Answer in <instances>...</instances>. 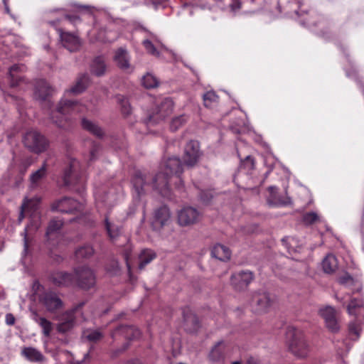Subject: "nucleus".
<instances>
[{
	"instance_id": "obj_17",
	"label": "nucleus",
	"mask_w": 364,
	"mask_h": 364,
	"mask_svg": "<svg viewBox=\"0 0 364 364\" xmlns=\"http://www.w3.org/2000/svg\"><path fill=\"white\" fill-rule=\"evenodd\" d=\"M86 109V106L78 102L65 100L60 102L57 111L61 114H66L75 112L80 113L85 112Z\"/></svg>"
},
{
	"instance_id": "obj_13",
	"label": "nucleus",
	"mask_w": 364,
	"mask_h": 364,
	"mask_svg": "<svg viewBox=\"0 0 364 364\" xmlns=\"http://www.w3.org/2000/svg\"><path fill=\"white\" fill-rule=\"evenodd\" d=\"M253 279V274L250 271H241L231 276V285L238 291L245 289Z\"/></svg>"
},
{
	"instance_id": "obj_38",
	"label": "nucleus",
	"mask_w": 364,
	"mask_h": 364,
	"mask_svg": "<svg viewBox=\"0 0 364 364\" xmlns=\"http://www.w3.org/2000/svg\"><path fill=\"white\" fill-rule=\"evenodd\" d=\"M188 117L186 114H180L173 117L170 122V129L175 132L183 127L188 121Z\"/></svg>"
},
{
	"instance_id": "obj_39",
	"label": "nucleus",
	"mask_w": 364,
	"mask_h": 364,
	"mask_svg": "<svg viewBox=\"0 0 364 364\" xmlns=\"http://www.w3.org/2000/svg\"><path fill=\"white\" fill-rule=\"evenodd\" d=\"M40 226L39 223H38V221H36L35 223V224H31L29 225H28L25 230H24V232H23V235H24V250H23V253L24 254H26L27 253V251H28V240H29V237L30 236L32 235V232L37 230V229L38 228V227Z\"/></svg>"
},
{
	"instance_id": "obj_2",
	"label": "nucleus",
	"mask_w": 364,
	"mask_h": 364,
	"mask_svg": "<svg viewBox=\"0 0 364 364\" xmlns=\"http://www.w3.org/2000/svg\"><path fill=\"white\" fill-rule=\"evenodd\" d=\"M25 146L35 153H41L48 147L46 138L37 131L28 132L23 138Z\"/></svg>"
},
{
	"instance_id": "obj_53",
	"label": "nucleus",
	"mask_w": 364,
	"mask_h": 364,
	"mask_svg": "<svg viewBox=\"0 0 364 364\" xmlns=\"http://www.w3.org/2000/svg\"><path fill=\"white\" fill-rule=\"evenodd\" d=\"M338 281L342 284H346L352 282L353 279L348 274H346L344 276L339 277Z\"/></svg>"
},
{
	"instance_id": "obj_59",
	"label": "nucleus",
	"mask_w": 364,
	"mask_h": 364,
	"mask_svg": "<svg viewBox=\"0 0 364 364\" xmlns=\"http://www.w3.org/2000/svg\"><path fill=\"white\" fill-rule=\"evenodd\" d=\"M99 38L101 40V41H111V39L108 37H102V36H99Z\"/></svg>"
},
{
	"instance_id": "obj_41",
	"label": "nucleus",
	"mask_w": 364,
	"mask_h": 364,
	"mask_svg": "<svg viewBox=\"0 0 364 364\" xmlns=\"http://www.w3.org/2000/svg\"><path fill=\"white\" fill-rule=\"evenodd\" d=\"M141 82L142 85L148 89L154 88L159 84L157 78L150 73H147L143 76Z\"/></svg>"
},
{
	"instance_id": "obj_15",
	"label": "nucleus",
	"mask_w": 364,
	"mask_h": 364,
	"mask_svg": "<svg viewBox=\"0 0 364 364\" xmlns=\"http://www.w3.org/2000/svg\"><path fill=\"white\" fill-rule=\"evenodd\" d=\"M40 301L50 312H53L63 306L61 299L55 293L52 291L44 293Z\"/></svg>"
},
{
	"instance_id": "obj_5",
	"label": "nucleus",
	"mask_w": 364,
	"mask_h": 364,
	"mask_svg": "<svg viewBox=\"0 0 364 364\" xmlns=\"http://www.w3.org/2000/svg\"><path fill=\"white\" fill-rule=\"evenodd\" d=\"M173 102L169 98H165L157 102L149 115V121L154 123L164 119L173 111Z\"/></svg>"
},
{
	"instance_id": "obj_16",
	"label": "nucleus",
	"mask_w": 364,
	"mask_h": 364,
	"mask_svg": "<svg viewBox=\"0 0 364 364\" xmlns=\"http://www.w3.org/2000/svg\"><path fill=\"white\" fill-rule=\"evenodd\" d=\"M63 46L68 50L73 52L79 49L80 42L79 38L73 33L63 32L61 28L58 29Z\"/></svg>"
},
{
	"instance_id": "obj_6",
	"label": "nucleus",
	"mask_w": 364,
	"mask_h": 364,
	"mask_svg": "<svg viewBox=\"0 0 364 364\" xmlns=\"http://www.w3.org/2000/svg\"><path fill=\"white\" fill-rule=\"evenodd\" d=\"M201 156L200 144L198 141H189L184 148L183 161L188 167H193L197 164Z\"/></svg>"
},
{
	"instance_id": "obj_45",
	"label": "nucleus",
	"mask_w": 364,
	"mask_h": 364,
	"mask_svg": "<svg viewBox=\"0 0 364 364\" xmlns=\"http://www.w3.org/2000/svg\"><path fill=\"white\" fill-rule=\"evenodd\" d=\"M204 105L207 107H210L218 101V95L213 91H208L203 96Z\"/></svg>"
},
{
	"instance_id": "obj_32",
	"label": "nucleus",
	"mask_w": 364,
	"mask_h": 364,
	"mask_svg": "<svg viewBox=\"0 0 364 364\" xmlns=\"http://www.w3.org/2000/svg\"><path fill=\"white\" fill-rule=\"evenodd\" d=\"M183 319L186 328L188 331H193L198 326V320L196 316L191 311H183Z\"/></svg>"
},
{
	"instance_id": "obj_23",
	"label": "nucleus",
	"mask_w": 364,
	"mask_h": 364,
	"mask_svg": "<svg viewBox=\"0 0 364 364\" xmlns=\"http://www.w3.org/2000/svg\"><path fill=\"white\" fill-rule=\"evenodd\" d=\"M52 279L53 282L56 284L65 286L70 285L75 281V274L73 275L65 272H57L54 273L52 276Z\"/></svg>"
},
{
	"instance_id": "obj_57",
	"label": "nucleus",
	"mask_w": 364,
	"mask_h": 364,
	"mask_svg": "<svg viewBox=\"0 0 364 364\" xmlns=\"http://www.w3.org/2000/svg\"><path fill=\"white\" fill-rule=\"evenodd\" d=\"M65 18L68 19L70 23L74 24L80 21V18L77 16L67 15L65 16Z\"/></svg>"
},
{
	"instance_id": "obj_47",
	"label": "nucleus",
	"mask_w": 364,
	"mask_h": 364,
	"mask_svg": "<svg viewBox=\"0 0 364 364\" xmlns=\"http://www.w3.org/2000/svg\"><path fill=\"white\" fill-rule=\"evenodd\" d=\"M84 336L90 341H97L102 337V334L99 331H87L84 333Z\"/></svg>"
},
{
	"instance_id": "obj_20",
	"label": "nucleus",
	"mask_w": 364,
	"mask_h": 364,
	"mask_svg": "<svg viewBox=\"0 0 364 364\" xmlns=\"http://www.w3.org/2000/svg\"><path fill=\"white\" fill-rule=\"evenodd\" d=\"M118 334L124 336L126 339L134 340L139 338L141 333L138 328L134 326H121L113 332L112 336L114 338Z\"/></svg>"
},
{
	"instance_id": "obj_1",
	"label": "nucleus",
	"mask_w": 364,
	"mask_h": 364,
	"mask_svg": "<svg viewBox=\"0 0 364 364\" xmlns=\"http://www.w3.org/2000/svg\"><path fill=\"white\" fill-rule=\"evenodd\" d=\"M183 172L181 160L177 157L168 158L161 170L154 176V186L159 189V193L163 197L170 198L171 191L169 182L172 178L176 180V186L178 189H182L183 184L178 174Z\"/></svg>"
},
{
	"instance_id": "obj_43",
	"label": "nucleus",
	"mask_w": 364,
	"mask_h": 364,
	"mask_svg": "<svg viewBox=\"0 0 364 364\" xmlns=\"http://www.w3.org/2000/svg\"><path fill=\"white\" fill-rule=\"evenodd\" d=\"M94 253L93 248L90 245H86L81 247L78 248L76 252L75 255L77 258H88L91 257Z\"/></svg>"
},
{
	"instance_id": "obj_51",
	"label": "nucleus",
	"mask_w": 364,
	"mask_h": 364,
	"mask_svg": "<svg viewBox=\"0 0 364 364\" xmlns=\"http://www.w3.org/2000/svg\"><path fill=\"white\" fill-rule=\"evenodd\" d=\"M143 44L149 53H150L151 54L154 55H158V52H157L156 48L154 47V46L150 41L145 40L143 41Z\"/></svg>"
},
{
	"instance_id": "obj_52",
	"label": "nucleus",
	"mask_w": 364,
	"mask_h": 364,
	"mask_svg": "<svg viewBox=\"0 0 364 364\" xmlns=\"http://www.w3.org/2000/svg\"><path fill=\"white\" fill-rule=\"evenodd\" d=\"M349 331L350 333H353L355 336V338H358L359 337L360 333V327L358 325H357L355 323H351L349 325Z\"/></svg>"
},
{
	"instance_id": "obj_3",
	"label": "nucleus",
	"mask_w": 364,
	"mask_h": 364,
	"mask_svg": "<svg viewBox=\"0 0 364 364\" xmlns=\"http://www.w3.org/2000/svg\"><path fill=\"white\" fill-rule=\"evenodd\" d=\"M75 279L77 286L84 289H89L95 284V275L87 266H81L75 269Z\"/></svg>"
},
{
	"instance_id": "obj_46",
	"label": "nucleus",
	"mask_w": 364,
	"mask_h": 364,
	"mask_svg": "<svg viewBox=\"0 0 364 364\" xmlns=\"http://www.w3.org/2000/svg\"><path fill=\"white\" fill-rule=\"evenodd\" d=\"M282 242L289 253L297 251V242L294 237H285L282 240Z\"/></svg>"
},
{
	"instance_id": "obj_36",
	"label": "nucleus",
	"mask_w": 364,
	"mask_h": 364,
	"mask_svg": "<svg viewBox=\"0 0 364 364\" xmlns=\"http://www.w3.org/2000/svg\"><path fill=\"white\" fill-rule=\"evenodd\" d=\"M24 67L18 65L11 66L9 69L10 84L11 87H15L18 85V82L21 80L22 77L18 74L23 71Z\"/></svg>"
},
{
	"instance_id": "obj_26",
	"label": "nucleus",
	"mask_w": 364,
	"mask_h": 364,
	"mask_svg": "<svg viewBox=\"0 0 364 364\" xmlns=\"http://www.w3.org/2000/svg\"><path fill=\"white\" fill-rule=\"evenodd\" d=\"M47 175V164L46 162L43 163L42 166L33 172L30 176L31 188L32 189L36 188L40 183V182L46 178Z\"/></svg>"
},
{
	"instance_id": "obj_31",
	"label": "nucleus",
	"mask_w": 364,
	"mask_h": 364,
	"mask_svg": "<svg viewBox=\"0 0 364 364\" xmlns=\"http://www.w3.org/2000/svg\"><path fill=\"white\" fill-rule=\"evenodd\" d=\"M225 346L223 341L218 342L211 350L209 358L213 362H220L224 358Z\"/></svg>"
},
{
	"instance_id": "obj_19",
	"label": "nucleus",
	"mask_w": 364,
	"mask_h": 364,
	"mask_svg": "<svg viewBox=\"0 0 364 364\" xmlns=\"http://www.w3.org/2000/svg\"><path fill=\"white\" fill-rule=\"evenodd\" d=\"M40 200L39 198H33L31 199L26 198L21 206V210L18 216V221L21 222L25 215H32L34 214L38 208Z\"/></svg>"
},
{
	"instance_id": "obj_24",
	"label": "nucleus",
	"mask_w": 364,
	"mask_h": 364,
	"mask_svg": "<svg viewBox=\"0 0 364 364\" xmlns=\"http://www.w3.org/2000/svg\"><path fill=\"white\" fill-rule=\"evenodd\" d=\"M88 75L86 74H82L77 77L75 84L72 87H70L67 91V92L73 95H78L86 89L88 85Z\"/></svg>"
},
{
	"instance_id": "obj_21",
	"label": "nucleus",
	"mask_w": 364,
	"mask_h": 364,
	"mask_svg": "<svg viewBox=\"0 0 364 364\" xmlns=\"http://www.w3.org/2000/svg\"><path fill=\"white\" fill-rule=\"evenodd\" d=\"M170 210L166 206L159 208L155 212L153 224L155 227L162 228L170 220Z\"/></svg>"
},
{
	"instance_id": "obj_11",
	"label": "nucleus",
	"mask_w": 364,
	"mask_h": 364,
	"mask_svg": "<svg viewBox=\"0 0 364 364\" xmlns=\"http://www.w3.org/2000/svg\"><path fill=\"white\" fill-rule=\"evenodd\" d=\"M114 62L117 66L127 73H131L134 71V66L130 63V55L124 48H119L115 50Z\"/></svg>"
},
{
	"instance_id": "obj_18",
	"label": "nucleus",
	"mask_w": 364,
	"mask_h": 364,
	"mask_svg": "<svg viewBox=\"0 0 364 364\" xmlns=\"http://www.w3.org/2000/svg\"><path fill=\"white\" fill-rule=\"evenodd\" d=\"M320 314L323 318L327 328L332 332H336L339 329L337 322L336 311L331 306H327L320 310Z\"/></svg>"
},
{
	"instance_id": "obj_22",
	"label": "nucleus",
	"mask_w": 364,
	"mask_h": 364,
	"mask_svg": "<svg viewBox=\"0 0 364 364\" xmlns=\"http://www.w3.org/2000/svg\"><path fill=\"white\" fill-rule=\"evenodd\" d=\"M51 93V88L48 82L43 80H38L35 87V97L40 100L46 98Z\"/></svg>"
},
{
	"instance_id": "obj_61",
	"label": "nucleus",
	"mask_w": 364,
	"mask_h": 364,
	"mask_svg": "<svg viewBox=\"0 0 364 364\" xmlns=\"http://www.w3.org/2000/svg\"><path fill=\"white\" fill-rule=\"evenodd\" d=\"M77 7L81 8V9H89V6H77Z\"/></svg>"
},
{
	"instance_id": "obj_29",
	"label": "nucleus",
	"mask_w": 364,
	"mask_h": 364,
	"mask_svg": "<svg viewBox=\"0 0 364 364\" xmlns=\"http://www.w3.org/2000/svg\"><path fill=\"white\" fill-rule=\"evenodd\" d=\"M338 260L333 255H328L322 262L324 272L332 274L338 269Z\"/></svg>"
},
{
	"instance_id": "obj_4",
	"label": "nucleus",
	"mask_w": 364,
	"mask_h": 364,
	"mask_svg": "<svg viewBox=\"0 0 364 364\" xmlns=\"http://www.w3.org/2000/svg\"><path fill=\"white\" fill-rule=\"evenodd\" d=\"M201 218V213L196 208L185 206L178 211L177 220L180 226L188 227L196 224Z\"/></svg>"
},
{
	"instance_id": "obj_35",
	"label": "nucleus",
	"mask_w": 364,
	"mask_h": 364,
	"mask_svg": "<svg viewBox=\"0 0 364 364\" xmlns=\"http://www.w3.org/2000/svg\"><path fill=\"white\" fill-rule=\"evenodd\" d=\"M106 68L107 66L104 58L97 57L92 63L91 72L97 76H102L105 73Z\"/></svg>"
},
{
	"instance_id": "obj_27",
	"label": "nucleus",
	"mask_w": 364,
	"mask_h": 364,
	"mask_svg": "<svg viewBox=\"0 0 364 364\" xmlns=\"http://www.w3.org/2000/svg\"><path fill=\"white\" fill-rule=\"evenodd\" d=\"M33 319L36 322L41 328L43 334L48 337L53 330L52 323L44 317H41L36 312L33 314Z\"/></svg>"
},
{
	"instance_id": "obj_60",
	"label": "nucleus",
	"mask_w": 364,
	"mask_h": 364,
	"mask_svg": "<svg viewBox=\"0 0 364 364\" xmlns=\"http://www.w3.org/2000/svg\"><path fill=\"white\" fill-rule=\"evenodd\" d=\"M126 364H141L139 360L129 361Z\"/></svg>"
},
{
	"instance_id": "obj_63",
	"label": "nucleus",
	"mask_w": 364,
	"mask_h": 364,
	"mask_svg": "<svg viewBox=\"0 0 364 364\" xmlns=\"http://www.w3.org/2000/svg\"><path fill=\"white\" fill-rule=\"evenodd\" d=\"M36 212L34 214H33L31 216L34 215V216H37L38 217V214H36Z\"/></svg>"
},
{
	"instance_id": "obj_62",
	"label": "nucleus",
	"mask_w": 364,
	"mask_h": 364,
	"mask_svg": "<svg viewBox=\"0 0 364 364\" xmlns=\"http://www.w3.org/2000/svg\"><path fill=\"white\" fill-rule=\"evenodd\" d=\"M232 364H242V363L240 361L237 360V361L232 362Z\"/></svg>"
},
{
	"instance_id": "obj_33",
	"label": "nucleus",
	"mask_w": 364,
	"mask_h": 364,
	"mask_svg": "<svg viewBox=\"0 0 364 364\" xmlns=\"http://www.w3.org/2000/svg\"><path fill=\"white\" fill-rule=\"evenodd\" d=\"M82 126L83 129H86L97 137L101 138L104 136V132L97 124L92 121L86 119H82Z\"/></svg>"
},
{
	"instance_id": "obj_56",
	"label": "nucleus",
	"mask_w": 364,
	"mask_h": 364,
	"mask_svg": "<svg viewBox=\"0 0 364 364\" xmlns=\"http://www.w3.org/2000/svg\"><path fill=\"white\" fill-rule=\"evenodd\" d=\"M124 259L126 261V264H127V267L129 274L130 275V274H131V264H130V262H129V253L127 250L125 251V252L124 254Z\"/></svg>"
},
{
	"instance_id": "obj_48",
	"label": "nucleus",
	"mask_w": 364,
	"mask_h": 364,
	"mask_svg": "<svg viewBox=\"0 0 364 364\" xmlns=\"http://www.w3.org/2000/svg\"><path fill=\"white\" fill-rule=\"evenodd\" d=\"M106 271L112 275L117 274L119 272V263L116 259L110 260L106 267Z\"/></svg>"
},
{
	"instance_id": "obj_30",
	"label": "nucleus",
	"mask_w": 364,
	"mask_h": 364,
	"mask_svg": "<svg viewBox=\"0 0 364 364\" xmlns=\"http://www.w3.org/2000/svg\"><path fill=\"white\" fill-rule=\"evenodd\" d=\"M22 355L31 362H41L44 360L43 354L34 348H24L22 350Z\"/></svg>"
},
{
	"instance_id": "obj_44",
	"label": "nucleus",
	"mask_w": 364,
	"mask_h": 364,
	"mask_svg": "<svg viewBox=\"0 0 364 364\" xmlns=\"http://www.w3.org/2000/svg\"><path fill=\"white\" fill-rule=\"evenodd\" d=\"M363 306V301L361 299H353L348 306V312L349 314L355 315L359 309Z\"/></svg>"
},
{
	"instance_id": "obj_50",
	"label": "nucleus",
	"mask_w": 364,
	"mask_h": 364,
	"mask_svg": "<svg viewBox=\"0 0 364 364\" xmlns=\"http://www.w3.org/2000/svg\"><path fill=\"white\" fill-rule=\"evenodd\" d=\"M242 166L247 171L252 170L255 167L254 159L250 156H247L245 160L242 161Z\"/></svg>"
},
{
	"instance_id": "obj_9",
	"label": "nucleus",
	"mask_w": 364,
	"mask_h": 364,
	"mask_svg": "<svg viewBox=\"0 0 364 364\" xmlns=\"http://www.w3.org/2000/svg\"><path fill=\"white\" fill-rule=\"evenodd\" d=\"M289 350L297 358H304L309 353V347L306 338L301 335H294L290 341Z\"/></svg>"
},
{
	"instance_id": "obj_10",
	"label": "nucleus",
	"mask_w": 364,
	"mask_h": 364,
	"mask_svg": "<svg viewBox=\"0 0 364 364\" xmlns=\"http://www.w3.org/2000/svg\"><path fill=\"white\" fill-rule=\"evenodd\" d=\"M154 177L151 178L149 176H144L140 172L136 173L132 179V183L138 197L144 194L151 187L159 193V189L154 186Z\"/></svg>"
},
{
	"instance_id": "obj_34",
	"label": "nucleus",
	"mask_w": 364,
	"mask_h": 364,
	"mask_svg": "<svg viewBox=\"0 0 364 364\" xmlns=\"http://www.w3.org/2000/svg\"><path fill=\"white\" fill-rule=\"evenodd\" d=\"M156 256V253L151 250L146 249L142 250L139 256V269L140 270L143 269L147 264L155 259Z\"/></svg>"
},
{
	"instance_id": "obj_54",
	"label": "nucleus",
	"mask_w": 364,
	"mask_h": 364,
	"mask_svg": "<svg viewBox=\"0 0 364 364\" xmlns=\"http://www.w3.org/2000/svg\"><path fill=\"white\" fill-rule=\"evenodd\" d=\"M100 150V146L98 145L95 144L92 149L90 150V160L92 161L96 158V154Z\"/></svg>"
},
{
	"instance_id": "obj_55",
	"label": "nucleus",
	"mask_w": 364,
	"mask_h": 364,
	"mask_svg": "<svg viewBox=\"0 0 364 364\" xmlns=\"http://www.w3.org/2000/svg\"><path fill=\"white\" fill-rule=\"evenodd\" d=\"M6 323L9 326H12L15 323V318L11 314H7L6 315Z\"/></svg>"
},
{
	"instance_id": "obj_49",
	"label": "nucleus",
	"mask_w": 364,
	"mask_h": 364,
	"mask_svg": "<svg viewBox=\"0 0 364 364\" xmlns=\"http://www.w3.org/2000/svg\"><path fill=\"white\" fill-rule=\"evenodd\" d=\"M318 220V215L314 212L307 213L304 215L303 220L306 224L311 225Z\"/></svg>"
},
{
	"instance_id": "obj_40",
	"label": "nucleus",
	"mask_w": 364,
	"mask_h": 364,
	"mask_svg": "<svg viewBox=\"0 0 364 364\" xmlns=\"http://www.w3.org/2000/svg\"><path fill=\"white\" fill-rule=\"evenodd\" d=\"M105 225H106L107 232L112 240H114L118 236L120 235V233H121L120 227L110 223L107 218L105 219Z\"/></svg>"
},
{
	"instance_id": "obj_37",
	"label": "nucleus",
	"mask_w": 364,
	"mask_h": 364,
	"mask_svg": "<svg viewBox=\"0 0 364 364\" xmlns=\"http://www.w3.org/2000/svg\"><path fill=\"white\" fill-rule=\"evenodd\" d=\"M63 221L61 220L53 219L52 220L48 227L46 231V237L48 240L52 239L53 235H55L58 233V231L63 226Z\"/></svg>"
},
{
	"instance_id": "obj_14",
	"label": "nucleus",
	"mask_w": 364,
	"mask_h": 364,
	"mask_svg": "<svg viewBox=\"0 0 364 364\" xmlns=\"http://www.w3.org/2000/svg\"><path fill=\"white\" fill-rule=\"evenodd\" d=\"M51 209L62 213H73L75 210H80L81 204L72 198H63L53 202Z\"/></svg>"
},
{
	"instance_id": "obj_42",
	"label": "nucleus",
	"mask_w": 364,
	"mask_h": 364,
	"mask_svg": "<svg viewBox=\"0 0 364 364\" xmlns=\"http://www.w3.org/2000/svg\"><path fill=\"white\" fill-rule=\"evenodd\" d=\"M117 100L120 106L122 114L124 115L130 114L132 112V107L128 100L124 96L119 95L117 97Z\"/></svg>"
},
{
	"instance_id": "obj_7",
	"label": "nucleus",
	"mask_w": 364,
	"mask_h": 364,
	"mask_svg": "<svg viewBox=\"0 0 364 364\" xmlns=\"http://www.w3.org/2000/svg\"><path fill=\"white\" fill-rule=\"evenodd\" d=\"M83 173L80 162L72 159L69 161L68 166L65 168L63 174V181L65 185L77 183Z\"/></svg>"
},
{
	"instance_id": "obj_58",
	"label": "nucleus",
	"mask_w": 364,
	"mask_h": 364,
	"mask_svg": "<svg viewBox=\"0 0 364 364\" xmlns=\"http://www.w3.org/2000/svg\"><path fill=\"white\" fill-rule=\"evenodd\" d=\"M233 4L231 5V7L233 10L238 9L240 8V3L238 0H233Z\"/></svg>"
},
{
	"instance_id": "obj_28",
	"label": "nucleus",
	"mask_w": 364,
	"mask_h": 364,
	"mask_svg": "<svg viewBox=\"0 0 364 364\" xmlns=\"http://www.w3.org/2000/svg\"><path fill=\"white\" fill-rule=\"evenodd\" d=\"M275 187L270 186L269 188V191L270 192V196L267 198V203L270 206H283L287 205L290 203V200L289 198H286L284 199H282L280 197L277 196L276 194Z\"/></svg>"
},
{
	"instance_id": "obj_8",
	"label": "nucleus",
	"mask_w": 364,
	"mask_h": 364,
	"mask_svg": "<svg viewBox=\"0 0 364 364\" xmlns=\"http://www.w3.org/2000/svg\"><path fill=\"white\" fill-rule=\"evenodd\" d=\"M84 305L82 302L73 309L63 315L61 322L58 325L57 329L60 333H66L72 329L75 323L77 314L82 315L80 309Z\"/></svg>"
},
{
	"instance_id": "obj_64",
	"label": "nucleus",
	"mask_w": 364,
	"mask_h": 364,
	"mask_svg": "<svg viewBox=\"0 0 364 364\" xmlns=\"http://www.w3.org/2000/svg\"><path fill=\"white\" fill-rule=\"evenodd\" d=\"M159 2L164 1V0H157Z\"/></svg>"
},
{
	"instance_id": "obj_25",
	"label": "nucleus",
	"mask_w": 364,
	"mask_h": 364,
	"mask_svg": "<svg viewBox=\"0 0 364 364\" xmlns=\"http://www.w3.org/2000/svg\"><path fill=\"white\" fill-rule=\"evenodd\" d=\"M211 255L220 261H227L230 258L231 252L227 247L218 244L212 249Z\"/></svg>"
},
{
	"instance_id": "obj_12",
	"label": "nucleus",
	"mask_w": 364,
	"mask_h": 364,
	"mask_svg": "<svg viewBox=\"0 0 364 364\" xmlns=\"http://www.w3.org/2000/svg\"><path fill=\"white\" fill-rule=\"evenodd\" d=\"M272 304V300L267 292L255 293L252 298V306L254 311L261 314L266 312Z\"/></svg>"
}]
</instances>
